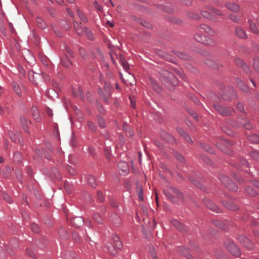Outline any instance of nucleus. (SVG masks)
<instances>
[{
	"mask_svg": "<svg viewBox=\"0 0 259 259\" xmlns=\"http://www.w3.org/2000/svg\"><path fill=\"white\" fill-rule=\"evenodd\" d=\"M163 192L167 199L174 203H177L183 199V194L171 186L166 187Z\"/></svg>",
	"mask_w": 259,
	"mask_h": 259,
	"instance_id": "1",
	"label": "nucleus"
},
{
	"mask_svg": "<svg viewBox=\"0 0 259 259\" xmlns=\"http://www.w3.org/2000/svg\"><path fill=\"white\" fill-rule=\"evenodd\" d=\"M161 80L165 85L169 83L173 85H177L178 81L175 75L166 70H162L161 73Z\"/></svg>",
	"mask_w": 259,
	"mask_h": 259,
	"instance_id": "2",
	"label": "nucleus"
},
{
	"mask_svg": "<svg viewBox=\"0 0 259 259\" xmlns=\"http://www.w3.org/2000/svg\"><path fill=\"white\" fill-rule=\"evenodd\" d=\"M201 14L204 18L209 20H212L214 15H223L220 11L211 6H207L205 10H201Z\"/></svg>",
	"mask_w": 259,
	"mask_h": 259,
	"instance_id": "3",
	"label": "nucleus"
},
{
	"mask_svg": "<svg viewBox=\"0 0 259 259\" xmlns=\"http://www.w3.org/2000/svg\"><path fill=\"white\" fill-rule=\"evenodd\" d=\"M220 179L222 184L228 189L233 191H236L238 190L237 186L227 176L221 175Z\"/></svg>",
	"mask_w": 259,
	"mask_h": 259,
	"instance_id": "4",
	"label": "nucleus"
},
{
	"mask_svg": "<svg viewBox=\"0 0 259 259\" xmlns=\"http://www.w3.org/2000/svg\"><path fill=\"white\" fill-rule=\"evenodd\" d=\"M213 107L220 115L223 116H229L233 112L232 108L222 106L220 104H214Z\"/></svg>",
	"mask_w": 259,
	"mask_h": 259,
	"instance_id": "5",
	"label": "nucleus"
},
{
	"mask_svg": "<svg viewBox=\"0 0 259 259\" xmlns=\"http://www.w3.org/2000/svg\"><path fill=\"white\" fill-rule=\"evenodd\" d=\"M227 248L229 251L235 256H238L240 255V252L238 247L232 241H229L226 244Z\"/></svg>",
	"mask_w": 259,
	"mask_h": 259,
	"instance_id": "6",
	"label": "nucleus"
},
{
	"mask_svg": "<svg viewBox=\"0 0 259 259\" xmlns=\"http://www.w3.org/2000/svg\"><path fill=\"white\" fill-rule=\"evenodd\" d=\"M236 35L240 39H246L248 38V35L246 31L240 26H237L235 29Z\"/></svg>",
	"mask_w": 259,
	"mask_h": 259,
	"instance_id": "7",
	"label": "nucleus"
},
{
	"mask_svg": "<svg viewBox=\"0 0 259 259\" xmlns=\"http://www.w3.org/2000/svg\"><path fill=\"white\" fill-rule=\"evenodd\" d=\"M197 30L200 32H205L210 35H214L215 34L214 31L211 29L210 26L204 24H201L198 26Z\"/></svg>",
	"mask_w": 259,
	"mask_h": 259,
	"instance_id": "8",
	"label": "nucleus"
},
{
	"mask_svg": "<svg viewBox=\"0 0 259 259\" xmlns=\"http://www.w3.org/2000/svg\"><path fill=\"white\" fill-rule=\"evenodd\" d=\"M205 205L211 210L217 213L221 212V208L216 205L212 201L209 199H206L204 202Z\"/></svg>",
	"mask_w": 259,
	"mask_h": 259,
	"instance_id": "9",
	"label": "nucleus"
},
{
	"mask_svg": "<svg viewBox=\"0 0 259 259\" xmlns=\"http://www.w3.org/2000/svg\"><path fill=\"white\" fill-rule=\"evenodd\" d=\"M238 239L240 243L246 248L250 249L252 247V243L248 238L241 236Z\"/></svg>",
	"mask_w": 259,
	"mask_h": 259,
	"instance_id": "10",
	"label": "nucleus"
},
{
	"mask_svg": "<svg viewBox=\"0 0 259 259\" xmlns=\"http://www.w3.org/2000/svg\"><path fill=\"white\" fill-rule=\"evenodd\" d=\"M70 223L74 227L79 228L84 224V221L81 217H76L70 220Z\"/></svg>",
	"mask_w": 259,
	"mask_h": 259,
	"instance_id": "11",
	"label": "nucleus"
},
{
	"mask_svg": "<svg viewBox=\"0 0 259 259\" xmlns=\"http://www.w3.org/2000/svg\"><path fill=\"white\" fill-rule=\"evenodd\" d=\"M118 167L120 174L125 175L128 171V165L127 162L121 161L118 163Z\"/></svg>",
	"mask_w": 259,
	"mask_h": 259,
	"instance_id": "12",
	"label": "nucleus"
},
{
	"mask_svg": "<svg viewBox=\"0 0 259 259\" xmlns=\"http://www.w3.org/2000/svg\"><path fill=\"white\" fill-rule=\"evenodd\" d=\"M30 80L34 84H37L36 79L40 77L39 73H34L33 71H29L28 73Z\"/></svg>",
	"mask_w": 259,
	"mask_h": 259,
	"instance_id": "13",
	"label": "nucleus"
},
{
	"mask_svg": "<svg viewBox=\"0 0 259 259\" xmlns=\"http://www.w3.org/2000/svg\"><path fill=\"white\" fill-rule=\"evenodd\" d=\"M72 94L75 97H78L81 99H84V96L83 95L82 90L80 87L73 88L72 89Z\"/></svg>",
	"mask_w": 259,
	"mask_h": 259,
	"instance_id": "14",
	"label": "nucleus"
},
{
	"mask_svg": "<svg viewBox=\"0 0 259 259\" xmlns=\"http://www.w3.org/2000/svg\"><path fill=\"white\" fill-rule=\"evenodd\" d=\"M248 22L249 24V30L255 34H258L259 33V30L256 24L251 20H249Z\"/></svg>",
	"mask_w": 259,
	"mask_h": 259,
	"instance_id": "15",
	"label": "nucleus"
},
{
	"mask_svg": "<svg viewBox=\"0 0 259 259\" xmlns=\"http://www.w3.org/2000/svg\"><path fill=\"white\" fill-rule=\"evenodd\" d=\"M177 131L180 135H181V136H182L186 140V141L187 142L189 143H192V139H191L190 136L187 133H186L185 132L183 129L181 128L180 127H177Z\"/></svg>",
	"mask_w": 259,
	"mask_h": 259,
	"instance_id": "16",
	"label": "nucleus"
},
{
	"mask_svg": "<svg viewBox=\"0 0 259 259\" xmlns=\"http://www.w3.org/2000/svg\"><path fill=\"white\" fill-rule=\"evenodd\" d=\"M115 55H116V57L118 58V59L119 60L123 69L127 71L129 69L130 67L127 62L125 60L124 57L121 54H119L118 56L116 54Z\"/></svg>",
	"mask_w": 259,
	"mask_h": 259,
	"instance_id": "17",
	"label": "nucleus"
},
{
	"mask_svg": "<svg viewBox=\"0 0 259 259\" xmlns=\"http://www.w3.org/2000/svg\"><path fill=\"white\" fill-rule=\"evenodd\" d=\"M20 119L22 126L23 127L24 131L27 132L28 125L29 123H30V121L28 120L27 118L24 116H21Z\"/></svg>",
	"mask_w": 259,
	"mask_h": 259,
	"instance_id": "18",
	"label": "nucleus"
},
{
	"mask_svg": "<svg viewBox=\"0 0 259 259\" xmlns=\"http://www.w3.org/2000/svg\"><path fill=\"white\" fill-rule=\"evenodd\" d=\"M31 112L32 116L36 121H40V116L39 114L37 108L35 106H32L31 108Z\"/></svg>",
	"mask_w": 259,
	"mask_h": 259,
	"instance_id": "19",
	"label": "nucleus"
},
{
	"mask_svg": "<svg viewBox=\"0 0 259 259\" xmlns=\"http://www.w3.org/2000/svg\"><path fill=\"white\" fill-rule=\"evenodd\" d=\"M172 52L174 54H175L178 57L183 60H188L191 59V57L189 55L183 52H181L177 51H173Z\"/></svg>",
	"mask_w": 259,
	"mask_h": 259,
	"instance_id": "20",
	"label": "nucleus"
},
{
	"mask_svg": "<svg viewBox=\"0 0 259 259\" xmlns=\"http://www.w3.org/2000/svg\"><path fill=\"white\" fill-rule=\"evenodd\" d=\"M226 7L232 12H237L239 10V6L235 3H228L226 4Z\"/></svg>",
	"mask_w": 259,
	"mask_h": 259,
	"instance_id": "21",
	"label": "nucleus"
},
{
	"mask_svg": "<svg viewBox=\"0 0 259 259\" xmlns=\"http://www.w3.org/2000/svg\"><path fill=\"white\" fill-rule=\"evenodd\" d=\"M110 220L115 224V225L117 226H119L121 224V219L116 214L111 215L110 216Z\"/></svg>",
	"mask_w": 259,
	"mask_h": 259,
	"instance_id": "22",
	"label": "nucleus"
},
{
	"mask_svg": "<svg viewBox=\"0 0 259 259\" xmlns=\"http://www.w3.org/2000/svg\"><path fill=\"white\" fill-rule=\"evenodd\" d=\"M171 224L177 229H178V230H179L181 231H183L185 230V227L183 226V225L176 220L172 221Z\"/></svg>",
	"mask_w": 259,
	"mask_h": 259,
	"instance_id": "23",
	"label": "nucleus"
},
{
	"mask_svg": "<svg viewBox=\"0 0 259 259\" xmlns=\"http://www.w3.org/2000/svg\"><path fill=\"white\" fill-rule=\"evenodd\" d=\"M99 93L101 95L102 99L105 102H108V100L110 97L111 92L103 93L101 89H99Z\"/></svg>",
	"mask_w": 259,
	"mask_h": 259,
	"instance_id": "24",
	"label": "nucleus"
},
{
	"mask_svg": "<svg viewBox=\"0 0 259 259\" xmlns=\"http://www.w3.org/2000/svg\"><path fill=\"white\" fill-rule=\"evenodd\" d=\"M202 44L208 46H213L216 42L213 39L206 36Z\"/></svg>",
	"mask_w": 259,
	"mask_h": 259,
	"instance_id": "25",
	"label": "nucleus"
},
{
	"mask_svg": "<svg viewBox=\"0 0 259 259\" xmlns=\"http://www.w3.org/2000/svg\"><path fill=\"white\" fill-rule=\"evenodd\" d=\"M113 241L115 244L116 247L118 249L121 248L122 244L120 241V238L117 235H114L113 237Z\"/></svg>",
	"mask_w": 259,
	"mask_h": 259,
	"instance_id": "26",
	"label": "nucleus"
},
{
	"mask_svg": "<svg viewBox=\"0 0 259 259\" xmlns=\"http://www.w3.org/2000/svg\"><path fill=\"white\" fill-rule=\"evenodd\" d=\"M223 204L227 209L231 210H236L238 209L237 206H236L235 204L232 202H223Z\"/></svg>",
	"mask_w": 259,
	"mask_h": 259,
	"instance_id": "27",
	"label": "nucleus"
},
{
	"mask_svg": "<svg viewBox=\"0 0 259 259\" xmlns=\"http://www.w3.org/2000/svg\"><path fill=\"white\" fill-rule=\"evenodd\" d=\"M236 83L238 87L243 91L247 92L248 91V88L246 85L242 80L237 79Z\"/></svg>",
	"mask_w": 259,
	"mask_h": 259,
	"instance_id": "28",
	"label": "nucleus"
},
{
	"mask_svg": "<svg viewBox=\"0 0 259 259\" xmlns=\"http://www.w3.org/2000/svg\"><path fill=\"white\" fill-rule=\"evenodd\" d=\"M58 233L60 236L63 239H67L68 237L67 231L63 227H61L59 228L58 230Z\"/></svg>",
	"mask_w": 259,
	"mask_h": 259,
	"instance_id": "29",
	"label": "nucleus"
},
{
	"mask_svg": "<svg viewBox=\"0 0 259 259\" xmlns=\"http://www.w3.org/2000/svg\"><path fill=\"white\" fill-rule=\"evenodd\" d=\"M62 63L65 67H69L72 64L71 62L68 59V56L66 55H65V56L62 58Z\"/></svg>",
	"mask_w": 259,
	"mask_h": 259,
	"instance_id": "30",
	"label": "nucleus"
},
{
	"mask_svg": "<svg viewBox=\"0 0 259 259\" xmlns=\"http://www.w3.org/2000/svg\"><path fill=\"white\" fill-rule=\"evenodd\" d=\"M77 12L78 16L79 18H80V20L83 23L87 22V21H88L87 18L85 15L83 13V12L80 11L79 9H77Z\"/></svg>",
	"mask_w": 259,
	"mask_h": 259,
	"instance_id": "31",
	"label": "nucleus"
},
{
	"mask_svg": "<svg viewBox=\"0 0 259 259\" xmlns=\"http://www.w3.org/2000/svg\"><path fill=\"white\" fill-rule=\"evenodd\" d=\"M87 180L88 183L93 187L96 186V182L95 178L92 176H88L87 177Z\"/></svg>",
	"mask_w": 259,
	"mask_h": 259,
	"instance_id": "32",
	"label": "nucleus"
},
{
	"mask_svg": "<svg viewBox=\"0 0 259 259\" xmlns=\"http://www.w3.org/2000/svg\"><path fill=\"white\" fill-rule=\"evenodd\" d=\"M74 25L75 31L78 35H81L84 33V28H82L79 24L76 23L74 24Z\"/></svg>",
	"mask_w": 259,
	"mask_h": 259,
	"instance_id": "33",
	"label": "nucleus"
},
{
	"mask_svg": "<svg viewBox=\"0 0 259 259\" xmlns=\"http://www.w3.org/2000/svg\"><path fill=\"white\" fill-rule=\"evenodd\" d=\"M205 35H203L198 33L195 34L194 38L197 41L202 44L204 41V39H205Z\"/></svg>",
	"mask_w": 259,
	"mask_h": 259,
	"instance_id": "34",
	"label": "nucleus"
},
{
	"mask_svg": "<svg viewBox=\"0 0 259 259\" xmlns=\"http://www.w3.org/2000/svg\"><path fill=\"white\" fill-rule=\"evenodd\" d=\"M249 140L254 143H257L259 142V137L256 134H252L249 135L248 137Z\"/></svg>",
	"mask_w": 259,
	"mask_h": 259,
	"instance_id": "35",
	"label": "nucleus"
},
{
	"mask_svg": "<svg viewBox=\"0 0 259 259\" xmlns=\"http://www.w3.org/2000/svg\"><path fill=\"white\" fill-rule=\"evenodd\" d=\"M137 192L138 194L139 199L140 201H143L144 199L143 197V188L141 186H138L137 187Z\"/></svg>",
	"mask_w": 259,
	"mask_h": 259,
	"instance_id": "36",
	"label": "nucleus"
},
{
	"mask_svg": "<svg viewBox=\"0 0 259 259\" xmlns=\"http://www.w3.org/2000/svg\"><path fill=\"white\" fill-rule=\"evenodd\" d=\"M93 218L95 221L98 223L102 224L103 223V219L102 218L101 215L98 213H94Z\"/></svg>",
	"mask_w": 259,
	"mask_h": 259,
	"instance_id": "37",
	"label": "nucleus"
},
{
	"mask_svg": "<svg viewBox=\"0 0 259 259\" xmlns=\"http://www.w3.org/2000/svg\"><path fill=\"white\" fill-rule=\"evenodd\" d=\"M106 247L108 251L110 254L114 255L116 253V250L115 247L112 244H109L108 245H107Z\"/></svg>",
	"mask_w": 259,
	"mask_h": 259,
	"instance_id": "38",
	"label": "nucleus"
},
{
	"mask_svg": "<svg viewBox=\"0 0 259 259\" xmlns=\"http://www.w3.org/2000/svg\"><path fill=\"white\" fill-rule=\"evenodd\" d=\"M12 85L13 87V88H14V90L15 93L17 94H18V95L21 96V89L20 87H19V85L18 84H17V83L16 82H13L12 84Z\"/></svg>",
	"mask_w": 259,
	"mask_h": 259,
	"instance_id": "39",
	"label": "nucleus"
},
{
	"mask_svg": "<svg viewBox=\"0 0 259 259\" xmlns=\"http://www.w3.org/2000/svg\"><path fill=\"white\" fill-rule=\"evenodd\" d=\"M254 69L259 73V58L256 57L254 59L253 63Z\"/></svg>",
	"mask_w": 259,
	"mask_h": 259,
	"instance_id": "40",
	"label": "nucleus"
},
{
	"mask_svg": "<svg viewBox=\"0 0 259 259\" xmlns=\"http://www.w3.org/2000/svg\"><path fill=\"white\" fill-rule=\"evenodd\" d=\"M162 56L168 61L175 63L174 58L170 55L166 53H164L163 55H162Z\"/></svg>",
	"mask_w": 259,
	"mask_h": 259,
	"instance_id": "41",
	"label": "nucleus"
},
{
	"mask_svg": "<svg viewBox=\"0 0 259 259\" xmlns=\"http://www.w3.org/2000/svg\"><path fill=\"white\" fill-rule=\"evenodd\" d=\"M37 23L38 26L41 29H45L46 28V24L45 22L40 18H37Z\"/></svg>",
	"mask_w": 259,
	"mask_h": 259,
	"instance_id": "42",
	"label": "nucleus"
},
{
	"mask_svg": "<svg viewBox=\"0 0 259 259\" xmlns=\"http://www.w3.org/2000/svg\"><path fill=\"white\" fill-rule=\"evenodd\" d=\"M246 192L251 196H254L256 194V192L254 191V190L250 187H247L246 189Z\"/></svg>",
	"mask_w": 259,
	"mask_h": 259,
	"instance_id": "43",
	"label": "nucleus"
},
{
	"mask_svg": "<svg viewBox=\"0 0 259 259\" xmlns=\"http://www.w3.org/2000/svg\"><path fill=\"white\" fill-rule=\"evenodd\" d=\"M97 119L99 126L102 128L105 127V122L104 119L100 116H98Z\"/></svg>",
	"mask_w": 259,
	"mask_h": 259,
	"instance_id": "44",
	"label": "nucleus"
},
{
	"mask_svg": "<svg viewBox=\"0 0 259 259\" xmlns=\"http://www.w3.org/2000/svg\"><path fill=\"white\" fill-rule=\"evenodd\" d=\"M84 33L87 36L89 39H93V36L90 30L87 27H84Z\"/></svg>",
	"mask_w": 259,
	"mask_h": 259,
	"instance_id": "45",
	"label": "nucleus"
},
{
	"mask_svg": "<svg viewBox=\"0 0 259 259\" xmlns=\"http://www.w3.org/2000/svg\"><path fill=\"white\" fill-rule=\"evenodd\" d=\"M149 251L151 256L153 258H155L157 259V257L156 256L155 249L153 246H150L149 247Z\"/></svg>",
	"mask_w": 259,
	"mask_h": 259,
	"instance_id": "46",
	"label": "nucleus"
},
{
	"mask_svg": "<svg viewBox=\"0 0 259 259\" xmlns=\"http://www.w3.org/2000/svg\"><path fill=\"white\" fill-rule=\"evenodd\" d=\"M250 156L254 159L259 161V153L256 151H251L250 152Z\"/></svg>",
	"mask_w": 259,
	"mask_h": 259,
	"instance_id": "47",
	"label": "nucleus"
},
{
	"mask_svg": "<svg viewBox=\"0 0 259 259\" xmlns=\"http://www.w3.org/2000/svg\"><path fill=\"white\" fill-rule=\"evenodd\" d=\"M201 146L202 148L204 149L206 151L211 153H213V149L208 145L206 144H202Z\"/></svg>",
	"mask_w": 259,
	"mask_h": 259,
	"instance_id": "48",
	"label": "nucleus"
},
{
	"mask_svg": "<svg viewBox=\"0 0 259 259\" xmlns=\"http://www.w3.org/2000/svg\"><path fill=\"white\" fill-rule=\"evenodd\" d=\"M241 124L246 129H249L251 127V126L249 122L246 120H243V121L241 122Z\"/></svg>",
	"mask_w": 259,
	"mask_h": 259,
	"instance_id": "49",
	"label": "nucleus"
},
{
	"mask_svg": "<svg viewBox=\"0 0 259 259\" xmlns=\"http://www.w3.org/2000/svg\"><path fill=\"white\" fill-rule=\"evenodd\" d=\"M14 160L17 162H19L21 159V155L19 152H16L14 155Z\"/></svg>",
	"mask_w": 259,
	"mask_h": 259,
	"instance_id": "50",
	"label": "nucleus"
},
{
	"mask_svg": "<svg viewBox=\"0 0 259 259\" xmlns=\"http://www.w3.org/2000/svg\"><path fill=\"white\" fill-rule=\"evenodd\" d=\"M31 230L32 231H33L34 233H38L39 231V228L38 226L35 223H33L31 225Z\"/></svg>",
	"mask_w": 259,
	"mask_h": 259,
	"instance_id": "51",
	"label": "nucleus"
},
{
	"mask_svg": "<svg viewBox=\"0 0 259 259\" xmlns=\"http://www.w3.org/2000/svg\"><path fill=\"white\" fill-rule=\"evenodd\" d=\"M229 18L232 21L238 23L239 21V18L235 15L231 14L229 16Z\"/></svg>",
	"mask_w": 259,
	"mask_h": 259,
	"instance_id": "52",
	"label": "nucleus"
},
{
	"mask_svg": "<svg viewBox=\"0 0 259 259\" xmlns=\"http://www.w3.org/2000/svg\"><path fill=\"white\" fill-rule=\"evenodd\" d=\"M175 156L176 158V159L178 160H179L181 162H183L184 161V158L183 157L182 155L180 154L179 153L177 152H175Z\"/></svg>",
	"mask_w": 259,
	"mask_h": 259,
	"instance_id": "53",
	"label": "nucleus"
},
{
	"mask_svg": "<svg viewBox=\"0 0 259 259\" xmlns=\"http://www.w3.org/2000/svg\"><path fill=\"white\" fill-rule=\"evenodd\" d=\"M36 154L38 157H41L43 155V153L44 152V150L42 149H40L39 148H37L35 150Z\"/></svg>",
	"mask_w": 259,
	"mask_h": 259,
	"instance_id": "54",
	"label": "nucleus"
},
{
	"mask_svg": "<svg viewBox=\"0 0 259 259\" xmlns=\"http://www.w3.org/2000/svg\"><path fill=\"white\" fill-rule=\"evenodd\" d=\"M104 90L105 91V92H110L111 91V87L109 84L108 83L104 82Z\"/></svg>",
	"mask_w": 259,
	"mask_h": 259,
	"instance_id": "55",
	"label": "nucleus"
},
{
	"mask_svg": "<svg viewBox=\"0 0 259 259\" xmlns=\"http://www.w3.org/2000/svg\"><path fill=\"white\" fill-rule=\"evenodd\" d=\"M3 198L8 202L11 203L12 201L11 198L10 197V196L7 194V193H3Z\"/></svg>",
	"mask_w": 259,
	"mask_h": 259,
	"instance_id": "56",
	"label": "nucleus"
},
{
	"mask_svg": "<svg viewBox=\"0 0 259 259\" xmlns=\"http://www.w3.org/2000/svg\"><path fill=\"white\" fill-rule=\"evenodd\" d=\"M88 127L92 131H96V126L92 122L88 121Z\"/></svg>",
	"mask_w": 259,
	"mask_h": 259,
	"instance_id": "57",
	"label": "nucleus"
},
{
	"mask_svg": "<svg viewBox=\"0 0 259 259\" xmlns=\"http://www.w3.org/2000/svg\"><path fill=\"white\" fill-rule=\"evenodd\" d=\"M67 170L71 175H74L75 174V169L70 166H67Z\"/></svg>",
	"mask_w": 259,
	"mask_h": 259,
	"instance_id": "58",
	"label": "nucleus"
},
{
	"mask_svg": "<svg viewBox=\"0 0 259 259\" xmlns=\"http://www.w3.org/2000/svg\"><path fill=\"white\" fill-rule=\"evenodd\" d=\"M130 100L131 101V105L133 108H135L136 107V102L134 97H130Z\"/></svg>",
	"mask_w": 259,
	"mask_h": 259,
	"instance_id": "59",
	"label": "nucleus"
},
{
	"mask_svg": "<svg viewBox=\"0 0 259 259\" xmlns=\"http://www.w3.org/2000/svg\"><path fill=\"white\" fill-rule=\"evenodd\" d=\"M72 236V238L74 240H75L76 242H78L79 241V236L77 233L73 232Z\"/></svg>",
	"mask_w": 259,
	"mask_h": 259,
	"instance_id": "60",
	"label": "nucleus"
},
{
	"mask_svg": "<svg viewBox=\"0 0 259 259\" xmlns=\"http://www.w3.org/2000/svg\"><path fill=\"white\" fill-rule=\"evenodd\" d=\"M10 244L13 248H16L18 246L19 243L17 240H12L10 241Z\"/></svg>",
	"mask_w": 259,
	"mask_h": 259,
	"instance_id": "61",
	"label": "nucleus"
},
{
	"mask_svg": "<svg viewBox=\"0 0 259 259\" xmlns=\"http://www.w3.org/2000/svg\"><path fill=\"white\" fill-rule=\"evenodd\" d=\"M27 254L31 257H34L36 256L35 252L30 249H27Z\"/></svg>",
	"mask_w": 259,
	"mask_h": 259,
	"instance_id": "62",
	"label": "nucleus"
},
{
	"mask_svg": "<svg viewBox=\"0 0 259 259\" xmlns=\"http://www.w3.org/2000/svg\"><path fill=\"white\" fill-rule=\"evenodd\" d=\"M9 136L13 142H15L16 141V136L15 134H13V132H9Z\"/></svg>",
	"mask_w": 259,
	"mask_h": 259,
	"instance_id": "63",
	"label": "nucleus"
},
{
	"mask_svg": "<svg viewBox=\"0 0 259 259\" xmlns=\"http://www.w3.org/2000/svg\"><path fill=\"white\" fill-rule=\"evenodd\" d=\"M97 197H98V200L100 202H103L104 201V197H103V194L100 191L98 192Z\"/></svg>",
	"mask_w": 259,
	"mask_h": 259,
	"instance_id": "64",
	"label": "nucleus"
}]
</instances>
